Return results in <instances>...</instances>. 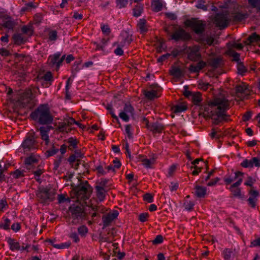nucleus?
Wrapping results in <instances>:
<instances>
[{
  "mask_svg": "<svg viewBox=\"0 0 260 260\" xmlns=\"http://www.w3.org/2000/svg\"><path fill=\"white\" fill-rule=\"evenodd\" d=\"M249 4L252 7L257 9L260 5V0H248Z\"/></svg>",
  "mask_w": 260,
  "mask_h": 260,
  "instance_id": "56",
  "label": "nucleus"
},
{
  "mask_svg": "<svg viewBox=\"0 0 260 260\" xmlns=\"http://www.w3.org/2000/svg\"><path fill=\"white\" fill-rule=\"evenodd\" d=\"M21 147L23 148L24 152L36 149L37 147V143L34 132L27 134L21 145Z\"/></svg>",
  "mask_w": 260,
  "mask_h": 260,
  "instance_id": "6",
  "label": "nucleus"
},
{
  "mask_svg": "<svg viewBox=\"0 0 260 260\" xmlns=\"http://www.w3.org/2000/svg\"><path fill=\"white\" fill-rule=\"evenodd\" d=\"M107 43L108 40L105 39H103L99 43L94 42V44L96 46L95 49L96 50H104L107 45Z\"/></svg>",
  "mask_w": 260,
  "mask_h": 260,
  "instance_id": "36",
  "label": "nucleus"
},
{
  "mask_svg": "<svg viewBox=\"0 0 260 260\" xmlns=\"http://www.w3.org/2000/svg\"><path fill=\"white\" fill-rule=\"evenodd\" d=\"M243 173L240 172H236L234 173V175L226 176L224 178V181L226 184H230L234 181H237L239 179L243 180Z\"/></svg>",
  "mask_w": 260,
  "mask_h": 260,
  "instance_id": "18",
  "label": "nucleus"
},
{
  "mask_svg": "<svg viewBox=\"0 0 260 260\" xmlns=\"http://www.w3.org/2000/svg\"><path fill=\"white\" fill-rule=\"evenodd\" d=\"M204 0H197V3L196 7L198 9H201L204 11L207 10V6L205 5Z\"/></svg>",
  "mask_w": 260,
  "mask_h": 260,
  "instance_id": "51",
  "label": "nucleus"
},
{
  "mask_svg": "<svg viewBox=\"0 0 260 260\" xmlns=\"http://www.w3.org/2000/svg\"><path fill=\"white\" fill-rule=\"evenodd\" d=\"M194 193L198 198H204L207 193V188L205 186L197 185L194 187Z\"/></svg>",
  "mask_w": 260,
  "mask_h": 260,
  "instance_id": "23",
  "label": "nucleus"
},
{
  "mask_svg": "<svg viewBox=\"0 0 260 260\" xmlns=\"http://www.w3.org/2000/svg\"><path fill=\"white\" fill-rule=\"evenodd\" d=\"M143 5H137L133 9V15L135 17L140 16L143 12Z\"/></svg>",
  "mask_w": 260,
  "mask_h": 260,
  "instance_id": "40",
  "label": "nucleus"
},
{
  "mask_svg": "<svg viewBox=\"0 0 260 260\" xmlns=\"http://www.w3.org/2000/svg\"><path fill=\"white\" fill-rule=\"evenodd\" d=\"M191 100L194 105H198L202 101V95L200 92H193Z\"/></svg>",
  "mask_w": 260,
  "mask_h": 260,
  "instance_id": "34",
  "label": "nucleus"
},
{
  "mask_svg": "<svg viewBox=\"0 0 260 260\" xmlns=\"http://www.w3.org/2000/svg\"><path fill=\"white\" fill-rule=\"evenodd\" d=\"M214 42V38L211 36H207L206 38L201 39V42L205 45H212Z\"/></svg>",
  "mask_w": 260,
  "mask_h": 260,
  "instance_id": "41",
  "label": "nucleus"
},
{
  "mask_svg": "<svg viewBox=\"0 0 260 260\" xmlns=\"http://www.w3.org/2000/svg\"><path fill=\"white\" fill-rule=\"evenodd\" d=\"M186 109L187 108L186 106L182 104H179L174 107L173 111L175 113H180L185 111Z\"/></svg>",
  "mask_w": 260,
  "mask_h": 260,
  "instance_id": "48",
  "label": "nucleus"
},
{
  "mask_svg": "<svg viewBox=\"0 0 260 260\" xmlns=\"http://www.w3.org/2000/svg\"><path fill=\"white\" fill-rule=\"evenodd\" d=\"M151 7L153 11L156 12L160 11L162 9V0H153Z\"/></svg>",
  "mask_w": 260,
  "mask_h": 260,
  "instance_id": "31",
  "label": "nucleus"
},
{
  "mask_svg": "<svg viewBox=\"0 0 260 260\" xmlns=\"http://www.w3.org/2000/svg\"><path fill=\"white\" fill-rule=\"evenodd\" d=\"M185 25L190 27L196 34H201L205 30L206 24L201 20L191 19L186 20Z\"/></svg>",
  "mask_w": 260,
  "mask_h": 260,
  "instance_id": "7",
  "label": "nucleus"
},
{
  "mask_svg": "<svg viewBox=\"0 0 260 260\" xmlns=\"http://www.w3.org/2000/svg\"><path fill=\"white\" fill-rule=\"evenodd\" d=\"M7 243L9 246L10 249L11 251H19L20 249V243L16 240L9 238L7 240Z\"/></svg>",
  "mask_w": 260,
  "mask_h": 260,
  "instance_id": "26",
  "label": "nucleus"
},
{
  "mask_svg": "<svg viewBox=\"0 0 260 260\" xmlns=\"http://www.w3.org/2000/svg\"><path fill=\"white\" fill-rule=\"evenodd\" d=\"M69 211L74 224H77L86 218L87 214L81 205L73 204L69 208Z\"/></svg>",
  "mask_w": 260,
  "mask_h": 260,
  "instance_id": "3",
  "label": "nucleus"
},
{
  "mask_svg": "<svg viewBox=\"0 0 260 260\" xmlns=\"http://www.w3.org/2000/svg\"><path fill=\"white\" fill-rule=\"evenodd\" d=\"M236 90L237 92L241 93H247L248 91L247 85L244 83H242L241 84L237 85L236 87Z\"/></svg>",
  "mask_w": 260,
  "mask_h": 260,
  "instance_id": "35",
  "label": "nucleus"
},
{
  "mask_svg": "<svg viewBox=\"0 0 260 260\" xmlns=\"http://www.w3.org/2000/svg\"><path fill=\"white\" fill-rule=\"evenodd\" d=\"M43 173L44 170L41 168H39L34 171L33 173L35 175V178L38 182H41L40 177Z\"/></svg>",
  "mask_w": 260,
  "mask_h": 260,
  "instance_id": "46",
  "label": "nucleus"
},
{
  "mask_svg": "<svg viewBox=\"0 0 260 260\" xmlns=\"http://www.w3.org/2000/svg\"><path fill=\"white\" fill-rule=\"evenodd\" d=\"M200 57L199 48L198 46L193 47L188 54L189 59L192 60H197L200 59Z\"/></svg>",
  "mask_w": 260,
  "mask_h": 260,
  "instance_id": "24",
  "label": "nucleus"
},
{
  "mask_svg": "<svg viewBox=\"0 0 260 260\" xmlns=\"http://www.w3.org/2000/svg\"><path fill=\"white\" fill-rule=\"evenodd\" d=\"M171 39L178 41H187L191 38L190 34L181 27L176 29L170 35Z\"/></svg>",
  "mask_w": 260,
  "mask_h": 260,
  "instance_id": "8",
  "label": "nucleus"
},
{
  "mask_svg": "<svg viewBox=\"0 0 260 260\" xmlns=\"http://www.w3.org/2000/svg\"><path fill=\"white\" fill-rule=\"evenodd\" d=\"M118 215V213L117 211H113L112 212L104 215L102 217L104 227L106 228L108 226L114 219L117 218Z\"/></svg>",
  "mask_w": 260,
  "mask_h": 260,
  "instance_id": "15",
  "label": "nucleus"
},
{
  "mask_svg": "<svg viewBox=\"0 0 260 260\" xmlns=\"http://www.w3.org/2000/svg\"><path fill=\"white\" fill-rule=\"evenodd\" d=\"M30 117L41 124L52 123L53 117L51 114L49 106L47 104L40 105L30 114Z\"/></svg>",
  "mask_w": 260,
  "mask_h": 260,
  "instance_id": "2",
  "label": "nucleus"
},
{
  "mask_svg": "<svg viewBox=\"0 0 260 260\" xmlns=\"http://www.w3.org/2000/svg\"><path fill=\"white\" fill-rule=\"evenodd\" d=\"M39 131L40 132V135L41 137V139L44 141L46 145H48L49 143V132L50 131V127H44L41 126L39 129Z\"/></svg>",
  "mask_w": 260,
  "mask_h": 260,
  "instance_id": "21",
  "label": "nucleus"
},
{
  "mask_svg": "<svg viewBox=\"0 0 260 260\" xmlns=\"http://www.w3.org/2000/svg\"><path fill=\"white\" fill-rule=\"evenodd\" d=\"M101 28L102 32L105 34L108 35L111 32L110 29L108 25L102 24L101 25Z\"/></svg>",
  "mask_w": 260,
  "mask_h": 260,
  "instance_id": "61",
  "label": "nucleus"
},
{
  "mask_svg": "<svg viewBox=\"0 0 260 260\" xmlns=\"http://www.w3.org/2000/svg\"><path fill=\"white\" fill-rule=\"evenodd\" d=\"M142 158L141 161L142 162V165L146 168H151L152 166L155 164V160L157 158V157L155 155L153 154L152 158L150 159H148L146 158H143V156H142Z\"/></svg>",
  "mask_w": 260,
  "mask_h": 260,
  "instance_id": "25",
  "label": "nucleus"
},
{
  "mask_svg": "<svg viewBox=\"0 0 260 260\" xmlns=\"http://www.w3.org/2000/svg\"><path fill=\"white\" fill-rule=\"evenodd\" d=\"M24 170H16L15 171L11 173L13 178L16 179L21 178L24 176Z\"/></svg>",
  "mask_w": 260,
  "mask_h": 260,
  "instance_id": "43",
  "label": "nucleus"
},
{
  "mask_svg": "<svg viewBox=\"0 0 260 260\" xmlns=\"http://www.w3.org/2000/svg\"><path fill=\"white\" fill-rule=\"evenodd\" d=\"M252 168L254 167H260V158L257 157H253L251 158Z\"/></svg>",
  "mask_w": 260,
  "mask_h": 260,
  "instance_id": "57",
  "label": "nucleus"
},
{
  "mask_svg": "<svg viewBox=\"0 0 260 260\" xmlns=\"http://www.w3.org/2000/svg\"><path fill=\"white\" fill-rule=\"evenodd\" d=\"M214 22L217 26L220 28H225L228 24L226 16L222 13L216 15L214 18Z\"/></svg>",
  "mask_w": 260,
  "mask_h": 260,
  "instance_id": "13",
  "label": "nucleus"
},
{
  "mask_svg": "<svg viewBox=\"0 0 260 260\" xmlns=\"http://www.w3.org/2000/svg\"><path fill=\"white\" fill-rule=\"evenodd\" d=\"M9 208L8 204L5 199L0 200V212H4Z\"/></svg>",
  "mask_w": 260,
  "mask_h": 260,
  "instance_id": "44",
  "label": "nucleus"
},
{
  "mask_svg": "<svg viewBox=\"0 0 260 260\" xmlns=\"http://www.w3.org/2000/svg\"><path fill=\"white\" fill-rule=\"evenodd\" d=\"M228 53L229 55L232 56L234 59L236 61H238L240 59V55L239 53L236 52L234 50L232 49H230L228 51Z\"/></svg>",
  "mask_w": 260,
  "mask_h": 260,
  "instance_id": "53",
  "label": "nucleus"
},
{
  "mask_svg": "<svg viewBox=\"0 0 260 260\" xmlns=\"http://www.w3.org/2000/svg\"><path fill=\"white\" fill-rule=\"evenodd\" d=\"M46 241L53 247L58 249L68 248L70 246L71 244V242L69 241L64 243L57 244L56 243V240L55 239H49Z\"/></svg>",
  "mask_w": 260,
  "mask_h": 260,
  "instance_id": "20",
  "label": "nucleus"
},
{
  "mask_svg": "<svg viewBox=\"0 0 260 260\" xmlns=\"http://www.w3.org/2000/svg\"><path fill=\"white\" fill-rule=\"evenodd\" d=\"M162 88L157 85H153L150 88L144 91V95L148 100H152L156 98H158L160 96Z\"/></svg>",
  "mask_w": 260,
  "mask_h": 260,
  "instance_id": "9",
  "label": "nucleus"
},
{
  "mask_svg": "<svg viewBox=\"0 0 260 260\" xmlns=\"http://www.w3.org/2000/svg\"><path fill=\"white\" fill-rule=\"evenodd\" d=\"M242 182V180L240 178L236 182L232 184L229 188V189L232 192V194L234 197L238 198L241 197V189L238 187L240 185Z\"/></svg>",
  "mask_w": 260,
  "mask_h": 260,
  "instance_id": "16",
  "label": "nucleus"
},
{
  "mask_svg": "<svg viewBox=\"0 0 260 260\" xmlns=\"http://www.w3.org/2000/svg\"><path fill=\"white\" fill-rule=\"evenodd\" d=\"M163 240V237L161 235H158L156 236V238L153 240V243L154 244H160L162 243Z\"/></svg>",
  "mask_w": 260,
  "mask_h": 260,
  "instance_id": "62",
  "label": "nucleus"
},
{
  "mask_svg": "<svg viewBox=\"0 0 260 260\" xmlns=\"http://www.w3.org/2000/svg\"><path fill=\"white\" fill-rule=\"evenodd\" d=\"M96 198L99 202L103 201L105 199L106 191L104 188L101 186L95 187Z\"/></svg>",
  "mask_w": 260,
  "mask_h": 260,
  "instance_id": "27",
  "label": "nucleus"
},
{
  "mask_svg": "<svg viewBox=\"0 0 260 260\" xmlns=\"http://www.w3.org/2000/svg\"><path fill=\"white\" fill-rule=\"evenodd\" d=\"M16 24L15 20L8 15L5 16L2 18L1 25L9 30H13Z\"/></svg>",
  "mask_w": 260,
  "mask_h": 260,
  "instance_id": "12",
  "label": "nucleus"
},
{
  "mask_svg": "<svg viewBox=\"0 0 260 260\" xmlns=\"http://www.w3.org/2000/svg\"><path fill=\"white\" fill-rule=\"evenodd\" d=\"M165 129V126L158 122H154L150 124L149 129L153 134H160Z\"/></svg>",
  "mask_w": 260,
  "mask_h": 260,
  "instance_id": "22",
  "label": "nucleus"
},
{
  "mask_svg": "<svg viewBox=\"0 0 260 260\" xmlns=\"http://www.w3.org/2000/svg\"><path fill=\"white\" fill-rule=\"evenodd\" d=\"M222 254L224 260H231L233 252L231 249L226 248L223 251Z\"/></svg>",
  "mask_w": 260,
  "mask_h": 260,
  "instance_id": "42",
  "label": "nucleus"
},
{
  "mask_svg": "<svg viewBox=\"0 0 260 260\" xmlns=\"http://www.w3.org/2000/svg\"><path fill=\"white\" fill-rule=\"evenodd\" d=\"M58 151L57 148H55L53 147L51 149L48 150L46 151V155L48 157L53 156Z\"/></svg>",
  "mask_w": 260,
  "mask_h": 260,
  "instance_id": "60",
  "label": "nucleus"
},
{
  "mask_svg": "<svg viewBox=\"0 0 260 260\" xmlns=\"http://www.w3.org/2000/svg\"><path fill=\"white\" fill-rule=\"evenodd\" d=\"M95 170L99 176L104 175L107 173L105 169H104L103 167L101 165L97 166L95 168Z\"/></svg>",
  "mask_w": 260,
  "mask_h": 260,
  "instance_id": "55",
  "label": "nucleus"
},
{
  "mask_svg": "<svg viewBox=\"0 0 260 260\" xmlns=\"http://www.w3.org/2000/svg\"><path fill=\"white\" fill-rule=\"evenodd\" d=\"M241 166L245 168H252V164L251 161V159H244L240 164Z\"/></svg>",
  "mask_w": 260,
  "mask_h": 260,
  "instance_id": "49",
  "label": "nucleus"
},
{
  "mask_svg": "<svg viewBox=\"0 0 260 260\" xmlns=\"http://www.w3.org/2000/svg\"><path fill=\"white\" fill-rule=\"evenodd\" d=\"M260 246V238H258L250 242V247H254Z\"/></svg>",
  "mask_w": 260,
  "mask_h": 260,
  "instance_id": "64",
  "label": "nucleus"
},
{
  "mask_svg": "<svg viewBox=\"0 0 260 260\" xmlns=\"http://www.w3.org/2000/svg\"><path fill=\"white\" fill-rule=\"evenodd\" d=\"M255 43L257 44L260 43V36L257 35L255 32L249 36L246 41V43L248 45Z\"/></svg>",
  "mask_w": 260,
  "mask_h": 260,
  "instance_id": "30",
  "label": "nucleus"
},
{
  "mask_svg": "<svg viewBox=\"0 0 260 260\" xmlns=\"http://www.w3.org/2000/svg\"><path fill=\"white\" fill-rule=\"evenodd\" d=\"M91 192V187L86 181L82 182L76 188V198L78 201H84L89 198Z\"/></svg>",
  "mask_w": 260,
  "mask_h": 260,
  "instance_id": "4",
  "label": "nucleus"
},
{
  "mask_svg": "<svg viewBox=\"0 0 260 260\" xmlns=\"http://www.w3.org/2000/svg\"><path fill=\"white\" fill-rule=\"evenodd\" d=\"M144 200L148 203H151L153 202V196L151 193H146L144 195Z\"/></svg>",
  "mask_w": 260,
  "mask_h": 260,
  "instance_id": "59",
  "label": "nucleus"
},
{
  "mask_svg": "<svg viewBox=\"0 0 260 260\" xmlns=\"http://www.w3.org/2000/svg\"><path fill=\"white\" fill-rule=\"evenodd\" d=\"M37 5H36L33 2H29L25 4L24 6L21 8V11L25 12L30 11L32 9L36 8Z\"/></svg>",
  "mask_w": 260,
  "mask_h": 260,
  "instance_id": "39",
  "label": "nucleus"
},
{
  "mask_svg": "<svg viewBox=\"0 0 260 260\" xmlns=\"http://www.w3.org/2000/svg\"><path fill=\"white\" fill-rule=\"evenodd\" d=\"M252 197L248 199V205L252 208H255L256 206V197L258 196V192L256 191L252 190L250 192Z\"/></svg>",
  "mask_w": 260,
  "mask_h": 260,
  "instance_id": "29",
  "label": "nucleus"
},
{
  "mask_svg": "<svg viewBox=\"0 0 260 260\" xmlns=\"http://www.w3.org/2000/svg\"><path fill=\"white\" fill-rule=\"evenodd\" d=\"M3 221L0 223V229L9 230L11 224V220L7 217H3Z\"/></svg>",
  "mask_w": 260,
  "mask_h": 260,
  "instance_id": "33",
  "label": "nucleus"
},
{
  "mask_svg": "<svg viewBox=\"0 0 260 260\" xmlns=\"http://www.w3.org/2000/svg\"><path fill=\"white\" fill-rule=\"evenodd\" d=\"M13 39L15 44L21 45L24 44L26 41L25 38L22 34H15L13 36Z\"/></svg>",
  "mask_w": 260,
  "mask_h": 260,
  "instance_id": "32",
  "label": "nucleus"
},
{
  "mask_svg": "<svg viewBox=\"0 0 260 260\" xmlns=\"http://www.w3.org/2000/svg\"><path fill=\"white\" fill-rule=\"evenodd\" d=\"M32 100V91L30 88L26 89L21 94L19 101L23 105L26 106Z\"/></svg>",
  "mask_w": 260,
  "mask_h": 260,
  "instance_id": "14",
  "label": "nucleus"
},
{
  "mask_svg": "<svg viewBox=\"0 0 260 260\" xmlns=\"http://www.w3.org/2000/svg\"><path fill=\"white\" fill-rule=\"evenodd\" d=\"M119 43L121 47L128 45L132 41V37L126 32H122L119 39Z\"/></svg>",
  "mask_w": 260,
  "mask_h": 260,
  "instance_id": "17",
  "label": "nucleus"
},
{
  "mask_svg": "<svg viewBox=\"0 0 260 260\" xmlns=\"http://www.w3.org/2000/svg\"><path fill=\"white\" fill-rule=\"evenodd\" d=\"M230 102L223 96L216 97L210 101L204 108V114L211 118L215 124H218L222 121H227L229 116L226 114L230 108Z\"/></svg>",
  "mask_w": 260,
  "mask_h": 260,
  "instance_id": "1",
  "label": "nucleus"
},
{
  "mask_svg": "<svg viewBox=\"0 0 260 260\" xmlns=\"http://www.w3.org/2000/svg\"><path fill=\"white\" fill-rule=\"evenodd\" d=\"M57 31L55 30H51L48 34V38L50 41H55L57 39Z\"/></svg>",
  "mask_w": 260,
  "mask_h": 260,
  "instance_id": "54",
  "label": "nucleus"
},
{
  "mask_svg": "<svg viewBox=\"0 0 260 260\" xmlns=\"http://www.w3.org/2000/svg\"><path fill=\"white\" fill-rule=\"evenodd\" d=\"M38 159L35 156H30L25 159L26 165H32L38 162Z\"/></svg>",
  "mask_w": 260,
  "mask_h": 260,
  "instance_id": "52",
  "label": "nucleus"
},
{
  "mask_svg": "<svg viewBox=\"0 0 260 260\" xmlns=\"http://www.w3.org/2000/svg\"><path fill=\"white\" fill-rule=\"evenodd\" d=\"M237 70L238 74L241 75H243L246 72V69L245 67L242 63H239L238 64Z\"/></svg>",
  "mask_w": 260,
  "mask_h": 260,
  "instance_id": "58",
  "label": "nucleus"
},
{
  "mask_svg": "<svg viewBox=\"0 0 260 260\" xmlns=\"http://www.w3.org/2000/svg\"><path fill=\"white\" fill-rule=\"evenodd\" d=\"M209 64L214 68H218L221 63V59L219 58H214L209 61Z\"/></svg>",
  "mask_w": 260,
  "mask_h": 260,
  "instance_id": "37",
  "label": "nucleus"
},
{
  "mask_svg": "<svg viewBox=\"0 0 260 260\" xmlns=\"http://www.w3.org/2000/svg\"><path fill=\"white\" fill-rule=\"evenodd\" d=\"M55 194L54 189L43 188L38 191L37 196L41 203H49L54 200Z\"/></svg>",
  "mask_w": 260,
  "mask_h": 260,
  "instance_id": "5",
  "label": "nucleus"
},
{
  "mask_svg": "<svg viewBox=\"0 0 260 260\" xmlns=\"http://www.w3.org/2000/svg\"><path fill=\"white\" fill-rule=\"evenodd\" d=\"M78 232L82 237H85L88 232L87 227L85 225H82L78 228Z\"/></svg>",
  "mask_w": 260,
  "mask_h": 260,
  "instance_id": "45",
  "label": "nucleus"
},
{
  "mask_svg": "<svg viewBox=\"0 0 260 260\" xmlns=\"http://www.w3.org/2000/svg\"><path fill=\"white\" fill-rule=\"evenodd\" d=\"M170 74L176 78H180L182 75L181 70L178 67H173L170 70Z\"/></svg>",
  "mask_w": 260,
  "mask_h": 260,
  "instance_id": "38",
  "label": "nucleus"
},
{
  "mask_svg": "<svg viewBox=\"0 0 260 260\" xmlns=\"http://www.w3.org/2000/svg\"><path fill=\"white\" fill-rule=\"evenodd\" d=\"M134 114V109L130 104H126L124 105L123 110L119 113V117L124 121L128 122L130 116Z\"/></svg>",
  "mask_w": 260,
  "mask_h": 260,
  "instance_id": "10",
  "label": "nucleus"
},
{
  "mask_svg": "<svg viewBox=\"0 0 260 260\" xmlns=\"http://www.w3.org/2000/svg\"><path fill=\"white\" fill-rule=\"evenodd\" d=\"M42 78L45 81L49 82V85L51 84V83L53 80L52 73L50 72H47L46 73H45L42 77Z\"/></svg>",
  "mask_w": 260,
  "mask_h": 260,
  "instance_id": "50",
  "label": "nucleus"
},
{
  "mask_svg": "<svg viewBox=\"0 0 260 260\" xmlns=\"http://www.w3.org/2000/svg\"><path fill=\"white\" fill-rule=\"evenodd\" d=\"M255 180L251 177H248L246 181L244 182V185L248 186H252L255 182Z\"/></svg>",
  "mask_w": 260,
  "mask_h": 260,
  "instance_id": "63",
  "label": "nucleus"
},
{
  "mask_svg": "<svg viewBox=\"0 0 260 260\" xmlns=\"http://www.w3.org/2000/svg\"><path fill=\"white\" fill-rule=\"evenodd\" d=\"M194 203L193 201L185 200L184 203V206L185 210L187 211H191L193 209Z\"/></svg>",
  "mask_w": 260,
  "mask_h": 260,
  "instance_id": "47",
  "label": "nucleus"
},
{
  "mask_svg": "<svg viewBox=\"0 0 260 260\" xmlns=\"http://www.w3.org/2000/svg\"><path fill=\"white\" fill-rule=\"evenodd\" d=\"M76 120L72 117H69L65 120L64 123L59 126V128L61 132H66L68 133L71 131V128H69L73 124H75Z\"/></svg>",
  "mask_w": 260,
  "mask_h": 260,
  "instance_id": "19",
  "label": "nucleus"
},
{
  "mask_svg": "<svg viewBox=\"0 0 260 260\" xmlns=\"http://www.w3.org/2000/svg\"><path fill=\"white\" fill-rule=\"evenodd\" d=\"M137 27L141 34L146 33L148 31V25L146 20L140 19L137 24Z\"/></svg>",
  "mask_w": 260,
  "mask_h": 260,
  "instance_id": "28",
  "label": "nucleus"
},
{
  "mask_svg": "<svg viewBox=\"0 0 260 260\" xmlns=\"http://www.w3.org/2000/svg\"><path fill=\"white\" fill-rule=\"evenodd\" d=\"M61 54L60 53L57 52L53 55H50L48 59L49 64L51 67H55L58 69L62 62L65 58V55L60 57Z\"/></svg>",
  "mask_w": 260,
  "mask_h": 260,
  "instance_id": "11",
  "label": "nucleus"
}]
</instances>
